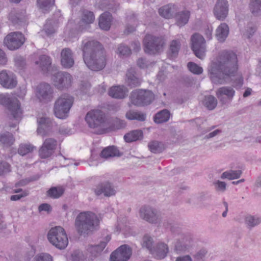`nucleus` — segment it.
<instances>
[{
    "label": "nucleus",
    "instance_id": "obj_1",
    "mask_svg": "<svg viewBox=\"0 0 261 261\" xmlns=\"http://www.w3.org/2000/svg\"><path fill=\"white\" fill-rule=\"evenodd\" d=\"M237 70V56L230 50L221 51L217 61L212 62L208 67L210 77L216 84H222L226 78L234 76Z\"/></svg>",
    "mask_w": 261,
    "mask_h": 261
},
{
    "label": "nucleus",
    "instance_id": "obj_2",
    "mask_svg": "<svg viewBox=\"0 0 261 261\" xmlns=\"http://www.w3.org/2000/svg\"><path fill=\"white\" fill-rule=\"evenodd\" d=\"M81 49L84 61L88 68L99 71L106 66V54L102 45L97 41L86 38L82 41Z\"/></svg>",
    "mask_w": 261,
    "mask_h": 261
},
{
    "label": "nucleus",
    "instance_id": "obj_3",
    "mask_svg": "<svg viewBox=\"0 0 261 261\" xmlns=\"http://www.w3.org/2000/svg\"><path fill=\"white\" fill-rule=\"evenodd\" d=\"M140 217L146 221L152 224H160L163 220V226L170 230L172 233H178L180 229L172 220L164 219L161 212L149 205L142 206L139 211Z\"/></svg>",
    "mask_w": 261,
    "mask_h": 261
},
{
    "label": "nucleus",
    "instance_id": "obj_4",
    "mask_svg": "<svg viewBox=\"0 0 261 261\" xmlns=\"http://www.w3.org/2000/svg\"><path fill=\"white\" fill-rule=\"evenodd\" d=\"M98 222L97 217L93 213L82 212L75 219V227L79 234L87 235L95 229Z\"/></svg>",
    "mask_w": 261,
    "mask_h": 261
},
{
    "label": "nucleus",
    "instance_id": "obj_5",
    "mask_svg": "<svg viewBox=\"0 0 261 261\" xmlns=\"http://www.w3.org/2000/svg\"><path fill=\"white\" fill-rule=\"evenodd\" d=\"M73 101V97L68 94L61 95L54 103V111L55 116L62 119L66 118L68 116Z\"/></svg>",
    "mask_w": 261,
    "mask_h": 261
},
{
    "label": "nucleus",
    "instance_id": "obj_6",
    "mask_svg": "<svg viewBox=\"0 0 261 261\" xmlns=\"http://www.w3.org/2000/svg\"><path fill=\"white\" fill-rule=\"evenodd\" d=\"M49 242L59 249H65L68 244V239L65 230L61 226L51 228L48 232Z\"/></svg>",
    "mask_w": 261,
    "mask_h": 261
},
{
    "label": "nucleus",
    "instance_id": "obj_7",
    "mask_svg": "<svg viewBox=\"0 0 261 261\" xmlns=\"http://www.w3.org/2000/svg\"><path fill=\"white\" fill-rule=\"evenodd\" d=\"M129 99L131 103L137 106L150 105L154 99V94L149 90L137 89L130 93Z\"/></svg>",
    "mask_w": 261,
    "mask_h": 261
},
{
    "label": "nucleus",
    "instance_id": "obj_8",
    "mask_svg": "<svg viewBox=\"0 0 261 261\" xmlns=\"http://www.w3.org/2000/svg\"><path fill=\"white\" fill-rule=\"evenodd\" d=\"M164 44L163 37L149 34L146 35L143 40L144 51L150 55L160 53L162 50Z\"/></svg>",
    "mask_w": 261,
    "mask_h": 261
},
{
    "label": "nucleus",
    "instance_id": "obj_9",
    "mask_svg": "<svg viewBox=\"0 0 261 261\" xmlns=\"http://www.w3.org/2000/svg\"><path fill=\"white\" fill-rule=\"evenodd\" d=\"M0 103L8 107L15 119L18 120L21 118L22 111L20 109V103L17 99L11 98L7 94H1Z\"/></svg>",
    "mask_w": 261,
    "mask_h": 261
},
{
    "label": "nucleus",
    "instance_id": "obj_10",
    "mask_svg": "<svg viewBox=\"0 0 261 261\" xmlns=\"http://www.w3.org/2000/svg\"><path fill=\"white\" fill-rule=\"evenodd\" d=\"M105 117V114L101 110H92L87 113L85 121L89 127L99 128L103 126Z\"/></svg>",
    "mask_w": 261,
    "mask_h": 261
},
{
    "label": "nucleus",
    "instance_id": "obj_11",
    "mask_svg": "<svg viewBox=\"0 0 261 261\" xmlns=\"http://www.w3.org/2000/svg\"><path fill=\"white\" fill-rule=\"evenodd\" d=\"M191 48L195 56L203 59L205 57V41L203 36L198 33H195L191 38Z\"/></svg>",
    "mask_w": 261,
    "mask_h": 261
},
{
    "label": "nucleus",
    "instance_id": "obj_12",
    "mask_svg": "<svg viewBox=\"0 0 261 261\" xmlns=\"http://www.w3.org/2000/svg\"><path fill=\"white\" fill-rule=\"evenodd\" d=\"M36 95L40 102L47 103L53 99L54 89L48 84L41 83L37 87Z\"/></svg>",
    "mask_w": 261,
    "mask_h": 261
},
{
    "label": "nucleus",
    "instance_id": "obj_13",
    "mask_svg": "<svg viewBox=\"0 0 261 261\" xmlns=\"http://www.w3.org/2000/svg\"><path fill=\"white\" fill-rule=\"evenodd\" d=\"M23 35L20 32H15L9 33L4 39V43L11 50L19 48L24 42Z\"/></svg>",
    "mask_w": 261,
    "mask_h": 261
},
{
    "label": "nucleus",
    "instance_id": "obj_14",
    "mask_svg": "<svg viewBox=\"0 0 261 261\" xmlns=\"http://www.w3.org/2000/svg\"><path fill=\"white\" fill-rule=\"evenodd\" d=\"M234 89L230 86H223L218 88L216 95L222 105L228 106L232 101L235 95Z\"/></svg>",
    "mask_w": 261,
    "mask_h": 261
},
{
    "label": "nucleus",
    "instance_id": "obj_15",
    "mask_svg": "<svg viewBox=\"0 0 261 261\" xmlns=\"http://www.w3.org/2000/svg\"><path fill=\"white\" fill-rule=\"evenodd\" d=\"M58 141L54 138H47L43 142L39 149V155L42 159L50 157L54 153L57 146Z\"/></svg>",
    "mask_w": 261,
    "mask_h": 261
},
{
    "label": "nucleus",
    "instance_id": "obj_16",
    "mask_svg": "<svg viewBox=\"0 0 261 261\" xmlns=\"http://www.w3.org/2000/svg\"><path fill=\"white\" fill-rule=\"evenodd\" d=\"M55 87L58 89L68 88L71 86L72 82L71 75L65 72H58L52 77Z\"/></svg>",
    "mask_w": 261,
    "mask_h": 261
},
{
    "label": "nucleus",
    "instance_id": "obj_17",
    "mask_svg": "<svg viewBox=\"0 0 261 261\" xmlns=\"http://www.w3.org/2000/svg\"><path fill=\"white\" fill-rule=\"evenodd\" d=\"M92 191L96 196L103 194L106 197L114 196L116 192L114 186L109 181L98 184L93 188Z\"/></svg>",
    "mask_w": 261,
    "mask_h": 261
},
{
    "label": "nucleus",
    "instance_id": "obj_18",
    "mask_svg": "<svg viewBox=\"0 0 261 261\" xmlns=\"http://www.w3.org/2000/svg\"><path fill=\"white\" fill-rule=\"evenodd\" d=\"M193 238L191 233L182 234L175 244L174 249L178 253L185 252L192 246Z\"/></svg>",
    "mask_w": 261,
    "mask_h": 261
},
{
    "label": "nucleus",
    "instance_id": "obj_19",
    "mask_svg": "<svg viewBox=\"0 0 261 261\" xmlns=\"http://www.w3.org/2000/svg\"><path fill=\"white\" fill-rule=\"evenodd\" d=\"M132 250L127 245L121 246L110 255L111 261H127L130 257Z\"/></svg>",
    "mask_w": 261,
    "mask_h": 261
},
{
    "label": "nucleus",
    "instance_id": "obj_20",
    "mask_svg": "<svg viewBox=\"0 0 261 261\" xmlns=\"http://www.w3.org/2000/svg\"><path fill=\"white\" fill-rule=\"evenodd\" d=\"M214 14L216 18L223 21L228 14V4L227 0H217L214 8Z\"/></svg>",
    "mask_w": 261,
    "mask_h": 261
},
{
    "label": "nucleus",
    "instance_id": "obj_21",
    "mask_svg": "<svg viewBox=\"0 0 261 261\" xmlns=\"http://www.w3.org/2000/svg\"><path fill=\"white\" fill-rule=\"evenodd\" d=\"M37 133L42 136L47 135L55 126V123L48 117H43L38 119Z\"/></svg>",
    "mask_w": 261,
    "mask_h": 261
},
{
    "label": "nucleus",
    "instance_id": "obj_22",
    "mask_svg": "<svg viewBox=\"0 0 261 261\" xmlns=\"http://www.w3.org/2000/svg\"><path fill=\"white\" fill-rule=\"evenodd\" d=\"M16 77L12 72L3 70L0 72V84L8 89H12L17 85Z\"/></svg>",
    "mask_w": 261,
    "mask_h": 261
},
{
    "label": "nucleus",
    "instance_id": "obj_23",
    "mask_svg": "<svg viewBox=\"0 0 261 261\" xmlns=\"http://www.w3.org/2000/svg\"><path fill=\"white\" fill-rule=\"evenodd\" d=\"M74 54L69 48H64L61 51V64L65 68H70L74 64Z\"/></svg>",
    "mask_w": 261,
    "mask_h": 261
},
{
    "label": "nucleus",
    "instance_id": "obj_24",
    "mask_svg": "<svg viewBox=\"0 0 261 261\" xmlns=\"http://www.w3.org/2000/svg\"><path fill=\"white\" fill-rule=\"evenodd\" d=\"M94 20L95 16L92 12L88 10H83L82 11V18L79 22V30L83 31L86 30Z\"/></svg>",
    "mask_w": 261,
    "mask_h": 261
},
{
    "label": "nucleus",
    "instance_id": "obj_25",
    "mask_svg": "<svg viewBox=\"0 0 261 261\" xmlns=\"http://www.w3.org/2000/svg\"><path fill=\"white\" fill-rule=\"evenodd\" d=\"M142 80L137 74L135 69L130 68L126 73V82L128 86L134 88L139 86Z\"/></svg>",
    "mask_w": 261,
    "mask_h": 261
},
{
    "label": "nucleus",
    "instance_id": "obj_26",
    "mask_svg": "<svg viewBox=\"0 0 261 261\" xmlns=\"http://www.w3.org/2000/svg\"><path fill=\"white\" fill-rule=\"evenodd\" d=\"M169 252L168 245L164 243H159L150 252L154 258L161 259L164 258Z\"/></svg>",
    "mask_w": 261,
    "mask_h": 261
},
{
    "label": "nucleus",
    "instance_id": "obj_27",
    "mask_svg": "<svg viewBox=\"0 0 261 261\" xmlns=\"http://www.w3.org/2000/svg\"><path fill=\"white\" fill-rule=\"evenodd\" d=\"M8 19L14 25H19L25 20V12L13 9L9 14Z\"/></svg>",
    "mask_w": 261,
    "mask_h": 261
},
{
    "label": "nucleus",
    "instance_id": "obj_28",
    "mask_svg": "<svg viewBox=\"0 0 261 261\" xmlns=\"http://www.w3.org/2000/svg\"><path fill=\"white\" fill-rule=\"evenodd\" d=\"M35 64L38 65L40 69L44 73H47L51 67V59L48 56L41 55L39 58V60L35 62Z\"/></svg>",
    "mask_w": 261,
    "mask_h": 261
},
{
    "label": "nucleus",
    "instance_id": "obj_29",
    "mask_svg": "<svg viewBox=\"0 0 261 261\" xmlns=\"http://www.w3.org/2000/svg\"><path fill=\"white\" fill-rule=\"evenodd\" d=\"M127 92V90L124 86H115L110 89L109 95L113 98L122 99L126 96Z\"/></svg>",
    "mask_w": 261,
    "mask_h": 261
},
{
    "label": "nucleus",
    "instance_id": "obj_30",
    "mask_svg": "<svg viewBox=\"0 0 261 261\" xmlns=\"http://www.w3.org/2000/svg\"><path fill=\"white\" fill-rule=\"evenodd\" d=\"M112 21V16L108 12L102 13L99 18V26L100 28L105 31H108L110 29Z\"/></svg>",
    "mask_w": 261,
    "mask_h": 261
},
{
    "label": "nucleus",
    "instance_id": "obj_31",
    "mask_svg": "<svg viewBox=\"0 0 261 261\" xmlns=\"http://www.w3.org/2000/svg\"><path fill=\"white\" fill-rule=\"evenodd\" d=\"M190 12L188 10H183L178 13H175L174 17L176 24L177 26L181 27L186 24L189 20Z\"/></svg>",
    "mask_w": 261,
    "mask_h": 261
},
{
    "label": "nucleus",
    "instance_id": "obj_32",
    "mask_svg": "<svg viewBox=\"0 0 261 261\" xmlns=\"http://www.w3.org/2000/svg\"><path fill=\"white\" fill-rule=\"evenodd\" d=\"M177 11V7L173 4H168L164 6L159 10L161 16L165 18H170Z\"/></svg>",
    "mask_w": 261,
    "mask_h": 261
},
{
    "label": "nucleus",
    "instance_id": "obj_33",
    "mask_svg": "<svg viewBox=\"0 0 261 261\" xmlns=\"http://www.w3.org/2000/svg\"><path fill=\"white\" fill-rule=\"evenodd\" d=\"M244 223L248 229H252L261 223V217L258 215H247L244 217Z\"/></svg>",
    "mask_w": 261,
    "mask_h": 261
},
{
    "label": "nucleus",
    "instance_id": "obj_34",
    "mask_svg": "<svg viewBox=\"0 0 261 261\" xmlns=\"http://www.w3.org/2000/svg\"><path fill=\"white\" fill-rule=\"evenodd\" d=\"M229 27L226 23H222L216 30V37L219 42H224L229 34Z\"/></svg>",
    "mask_w": 261,
    "mask_h": 261
},
{
    "label": "nucleus",
    "instance_id": "obj_35",
    "mask_svg": "<svg viewBox=\"0 0 261 261\" xmlns=\"http://www.w3.org/2000/svg\"><path fill=\"white\" fill-rule=\"evenodd\" d=\"M121 154L118 148L114 146H110L103 149L100 153L102 158L108 159L110 157L120 156Z\"/></svg>",
    "mask_w": 261,
    "mask_h": 261
},
{
    "label": "nucleus",
    "instance_id": "obj_36",
    "mask_svg": "<svg viewBox=\"0 0 261 261\" xmlns=\"http://www.w3.org/2000/svg\"><path fill=\"white\" fill-rule=\"evenodd\" d=\"M180 45V42L178 40H173L171 42L168 53V57L170 59L173 60L177 57Z\"/></svg>",
    "mask_w": 261,
    "mask_h": 261
},
{
    "label": "nucleus",
    "instance_id": "obj_37",
    "mask_svg": "<svg viewBox=\"0 0 261 261\" xmlns=\"http://www.w3.org/2000/svg\"><path fill=\"white\" fill-rule=\"evenodd\" d=\"M170 117V113L167 109H164L157 113L154 116V121L156 123H162L168 121Z\"/></svg>",
    "mask_w": 261,
    "mask_h": 261
},
{
    "label": "nucleus",
    "instance_id": "obj_38",
    "mask_svg": "<svg viewBox=\"0 0 261 261\" xmlns=\"http://www.w3.org/2000/svg\"><path fill=\"white\" fill-rule=\"evenodd\" d=\"M249 8L253 16L261 15V0H250Z\"/></svg>",
    "mask_w": 261,
    "mask_h": 261
},
{
    "label": "nucleus",
    "instance_id": "obj_39",
    "mask_svg": "<svg viewBox=\"0 0 261 261\" xmlns=\"http://www.w3.org/2000/svg\"><path fill=\"white\" fill-rule=\"evenodd\" d=\"M15 139L13 135L8 132L0 134V143L5 146H10L14 142Z\"/></svg>",
    "mask_w": 261,
    "mask_h": 261
},
{
    "label": "nucleus",
    "instance_id": "obj_40",
    "mask_svg": "<svg viewBox=\"0 0 261 261\" xmlns=\"http://www.w3.org/2000/svg\"><path fill=\"white\" fill-rule=\"evenodd\" d=\"M143 133L141 130H134L124 136V139L126 142H132L141 139Z\"/></svg>",
    "mask_w": 261,
    "mask_h": 261
},
{
    "label": "nucleus",
    "instance_id": "obj_41",
    "mask_svg": "<svg viewBox=\"0 0 261 261\" xmlns=\"http://www.w3.org/2000/svg\"><path fill=\"white\" fill-rule=\"evenodd\" d=\"M217 99L212 95L205 96L203 101L204 106L209 110H214L217 105Z\"/></svg>",
    "mask_w": 261,
    "mask_h": 261
},
{
    "label": "nucleus",
    "instance_id": "obj_42",
    "mask_svg": "<svg viewBox=\"0 0 261 261\" xmlns=\"http://www.w3.org/2000/svg\"><path fill=\"white\" fill-rule=\"evenodd\" d=\"M107 242H102L100 244L96 245H90L87 248V251L93 256H96L98 254L100 253L105 248Z\"/></svg>",
    "mask_w": 261,
    "mask_h": 261
},
{
    "label": "nucleus",
    "instance_id": "obj_43",
    "mask_svg": "<svg viewBox=\"0 0 261 261\" xmlns=\"http://www.w3.org/2000/svg\"><path fill=\"white\" fill-rule=\"evenodd\" d=\"M36 149V147L34 146L33 145L29 143H23L21 144L18 149V153L22 155H25L30 153H31L33 151L34 149Z\"/></svg>",
    "mask_w": 261,
    "mask_h": 261
},
{
    "label": "nucleus",
    "instance_id": "obj_44",
    "mask_svg": "<svg viewBox=\"0 0 261 261\" xmlns=\"http://www.w3.org/2000/svg\"><path fill=\"white\" fill-rule=\"evenodd\" d=\"M126 117L129 120L143 121L146 119V115L141 112L129 111L126 113Z\"/></svg>",
    "mask_w": 261,
    "mask_h": 261
},
{
    "label": "nucleus",
    "instance_id": "obj_45",
    "mask_svg": "<svg viewBox=\"0 0 261 261\" xmlns=\"http://www.w3.org/2000/svg\"><path fill=\"white\" fill-rule=\"evenodd\" d=\"M242 174L241 170H229L223 172L221 178L222 179L227 178L229 180L239 178Z\"/></svg>",
    "mask_w": 261,
    "mask_h": 261
},
{
    "label": "nucleus",
    "instance_id": "obj_46",
    "mask_svg": "<svg viewBox=\"0 0 261 261\" xmlns=\"http://www.w3.org/2000/svg\"><path fill=\"white\" fill-rule=\"evenodd\" d=\"M148 146L149 150L154 153H160L164 150V145L162 143L156 141L150 142Z\"/></svg>",
    "mask_w": 261,
    "mask_h": 261
},
{
    "label": "nucleus",
    "instance_id": "obj_47",
    "mask_svg": "<svg viewBox=\"0 0 261 261\" xmlns=\"http://www.w3.org/2000/svg\"><path fill=\"white\" fill-rule=\"evenodd\" d=\"M64 190L62 187H54L49 189L47 193V195L53 198H58L64 193Z\"/></svg>",
    "mask_w": 261,
    "mask_h": 261
},
{
    "label": "nucleus",
    "instance_id": "obj_48",
    "mask_svg": "<svg viewBox=\"0 0 261 261\" xmlns=\"http://www.w3.org/2000/svg\"><path fill=\"white\" fill-rule=\"evenodd\" d=\"M37 5L43 13H46L54 4L55 0H37Z\"/></svg>",
    "mask_w": 261,
    "mask_h": 261
},
{
    "label": "nucleus",
    "instance_id": "obj_49",
    "mask_svg": "<svg viewBox=\"0 0 261 261\" xmlns=\"http://www.w3.org/2000/svg\"><path fill=\"white\" fill-rule=\"evenodd\" d=\"M116 53L120 57H127L131 54V49L127 45L120 44Z\"/></svg>",
    "mask_w": 261,
    "mask_h": 261
},
{
    "label": "nucleus",
    "instance_id": "obj_50",
    "mask_svg": "<svg viewBox=\"0 0 261 261\" xmlns=\"http://www.w3.org/2000/svg\"><path fill=\"white\" fill-rule=\"evenodd\" d=\"M189 70L196 74H200L203 71L202 68L193 62H189L187 65Z\"/></svg>",
    "mask_w": 261,
    "mask_h": 261
},
{
    "label": "nucleus",
    "instance_id": "obj_51",
    "mask_svg": "<svg viewBox=\"0 0 261 261\" xmlns=\"http://www.w3.org/2000/svg\"><path fill=\"white\" fill-rule=\"evenodd\" d=\"M143 246L145 247L150 252L153 247L152 238L148 235L144 236L143 238Z\"/></svg>",
    "mask_w": 261,
    "mask_h": 261
},
{
    "label": "nucleus",
    "instance_id": "obj_52",
    "mask_svg": "<svg viewBox=\"0 0 261 261\" xmlns=\"http://www.w3.org/2000/svg\"><path fill=\"white\" fill-rule=\"evenodd\" d=\"M33 261H53L52 257L48 253H42L35 256Z\"/></svg>",
    "mask_w": 261,
    "mask_h": 261
},
{
    "label": "nucleus",
    "instance_id": "obj_53",
    "mask_svg": "<svg viewBox=\"0 0 261 261\" xmlns=\"http://www.w3.org/2000/svg\"><path fill=\"white\" fill-rule=\"evenodd\" d=\"M11 171L10 165L6 162H0V175L9 173Z\"/></svg>",
    "mask_w": 261,
    "mask_h": 261
},
{
    "label": "nucleus",
    "instance_id": "obj_54",
    "mask_svg": "<svg viewBox=\"0 0 261 261\" xmlns=\"http://www.w3.org/2000/svg\"><path fill=\"white\" fill-rule=\"evenodd\" d=\"M44 31L47 35H51L56 32V29L52 25L50 20H48L44 25Z\"/></svg>",
    "mask_w": 261,
    "mask_h": 261
},
{
    "label": "nucleus",
    "instance_id": "obj_55",
    "mask_svg": "<svg viewBox=\"0 0 261 261\" xmlns=\"http://www.w3.org/2000/svg\"><path fill=\"white\" fill-rule=\"evenodd\" d=\"M14 61L15 66L20 69L23 68L25 65V60L22 57L19 56L15 58Z\"/></svg>",
    "mask_w": 261,
    "mask_h": 261
},
{
    "label": "nucleus",
    "instance_id": "obj_56",
    "mask_svg": "<svg viewBox=\"0 0 261 261\" xmlns=\"http://www.w3.org/2000/svg\"><path fill=\"white\" fill-rule=\"evenodd\" d=\"M129 21L131 23H133V24L132 25H129V24L127 25V26L126 27L125 31L128 33H132V32H134L135 31L136 27L137 24V20H136V19H135L134 18L132 19H130Z\"/></svg>",
    "mask_w": 261,
    "mask_h": 261
},
{
    "label": "nucleus",
    "instance_id": "obj_57",
    "mask_svg": "<svg viewBox=\"0 0 261 261\" xmlns=\"http://www.w3.org/2000/svg\"><path fill=\"white\" fill-rule=\"evenodd\" d=\"M216 190L218 191L223 192L226 190V184L224 181L217 180L214 182Z\"/></svg>",
    "mask_w": 261,
    "mask_h": 261
},
{
    "label": "nucleus",
    "instance_id": "obj_58",
    "mask_svg": "<svg viewBox=\"0 0 261 261\" xmlns=\"http://www.w3.org/2000/svg\"><path fill=\"white\" fill-rule=\"evenodd\" d=\"M126 125V123L124 120H121L118 118H116L113 123L114 127L115 129H121L124 127Z\"/></svg>",
    "mask_w": 261,
    "mask_h": 261
},
{
    "label": "nucleus",
    "instance_id": "obj_59",
    "mask_svg": "<svg viewBox=\"0 0 261 261\" xmlns=\"http://www.w3.org/2000/svg\"><path fill=\"white\" fill-rule=\"evenodd\" d=\"M28 191L22 192V193H20L17 195H12L10 197V199L12 201H16L20 199L22 197H24L28 195Z\"/></svg>",
    "mask_w": 261,
    "mask_h": 261
},
{
    "label": "nucleus",
    "instance_id": "obj_60",
    "mask_svg": "<svg viewBox=\"0 0 261 261\" xmlns=\"http://www.w3.org/2000/svg\"><path fill=\"white\" fill-rule=\"evenodd\" d=\"M90 84L88 82H82L81 85L80 90L83 94H86L90 88Z\"/></svg>",
    "mask_w": 261,
    "mask_h": 261
},
{
    "label": "nucleus",
    "instance_id": "obj_61",
    "mask_svg": "<svg viewBox=\"0 0 261 261\" xmlns=\"http://www.w3.org/2000/svg\"><path fill=\"white\" fill-rule=\"evenodd\" d=\"M51 210V206L49 204L47 203H42L38 207V210L39 212L41 211H46L49 212Z\"/></svg>",
    "mask_w": 261,
    "mask_h": 261
},
{
    "label": "nucleus",
    "instance_id": "obj_62",
    "mask_svg": "<svg viewBox=\"0 0 261 261\" xmlns=\"http://www.w3.org/2000/svg\"><path fill=\"white\" fill-rule=\"evenodd\" d=\"M59 132L62 135H69L71 134V130L65 126L60 127L59 129Z\"/></svg>",
    "mask_w": 261,
    "mask_h": 261
},
{
    "label": "nucleus",
    "instance_id": "obj_63",
    "mask_svg": "<svg viewBox=\"0 0 261 261\" xmlns=\"http://www.w3.org/2000/svg\"><path fill=\"white\" fill-rule=\"evenodd\" d=\"M7 62V59L5 53L0 49V65H5Z\"/></svg>",
    "mask_w": 261,
    "mask_h": 261
},
{
    "label": "nucleus",
    "instance_id": "obj_64",
    "mask_svg": "<svg viewBox=\"0 0 261 261\" xmlns=\"http://www.w3.org/2000/svg\"><path fill=\"white\" fill-rule=\"evenodd\" d=\"M137 65L141 68H145L147 67V62L144 59L140 58L137 61Z\"/></svg>",
    "mask_w": 261,
    "mask_h": 261
}]
</instances>
